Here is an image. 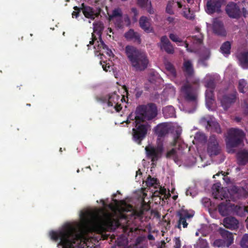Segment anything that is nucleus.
I'll list each match as a JSON object with an SVG mask.
<instances>
[{
	"instance_id": "09e8293b",
	"label": "nucleus",
	"mask_w": 248,
	"mask_h": 248,
	"mask_svg": "<svg viewBox=\"0 0 248 248\" xmlns=\"http://www.w3.org/2000/svg\"><path fill=\"white\" fill-rule=\"evenodd\" d=\"M198 245L200 248H207L208 247V243L205 239H199Z\"/></svg>"
},
{
	"instance_id": "0eeeda50",
	"label": "nucleus",
	"mask_w": 248,
	"mask_h": 248,
	"mask_svg": "<svg viewBox=\"0 0 248 248\" xmlns=\"http://www.w3.org/2000/svg\"><path fill=\"white\" fill-rule=\"evenodd\" d=\"M93 26L94 32L97 31V34L99 35V41H97L98 46L96 49L98 51H102L103 52L106 53L110 57L113 55L112 51L104 43L101 37V33L104 29L103 23L100 21L94 22L93 23Z\"/></svg>"
},
{
	"instance_id": "a18cd8bd",
	"label": "nucleus",
	"mask_w": 248,
	"mask_h": 248,
	"mask_svg": "<svg viewBox=\"0 0 248 248\" xmlns=\"http://www.w3.org/2000/svg\"><path fill=\"white\" fill-rule=\"evenodd\" d=\"M169 38L172 41L175 43H183V40L176 34L170 33Z\"/></svg>"
},
{
	"instance_id": "9d476101",
	"label": "nucleus",
	"mask_w": 248,
	"mask_h": 248,
	"mask_svg": "<svg viewBox=\"0 0 248 248\" xmlns=\"http://www.w3.org/2000/svg\"><path fill=\"white\" fill-rule=\"evenodd\" d=\"M224 0H207L205 10L208 15L221 12V6L224 4Z\"/></svg>"
},
{
	"instance_id": "603ef678",
	"label": "nucleus",
	"mask_w": 248,
	"mask_h": 248,
	"mask_svg": "<svg viewBox=\"0 0 248 248\" xmlns=\"http://www.w3.org/2000/svg\"><path fill=\"white\" fill-rule=\"evenodd\" d=\"M149 0H138V4L141 7H145L148 3Z\"/></svg>"
},
{
	"instance_id": "e433bc0d",
	"label": "nucleus",
	"mask_w": 248,
	"mask_h": 248,
	"mask_svg": "<svg viewBox=\"0 0 248 248\" xmlns=\"http://www.w3.org/2000/svg\"><path fill=\"white\" fill-rule=\"evenodd\" d=\"M205 86L208 90H215L216 87V82L214 78H210L205 81Z\"/></svg>"
},
{
	"instance_id": "9b49d317",
	"label": "nucleus",
	"mask_w": 248,
	"mask_h": 248,
	"mask_svg": "<svg viewBox=\"0 0 248 248\" xmlns=\"http://www.w3.org/2000/svg\"><path fill=\"white\" fill-rule=\"evenodd\" d=\"M225 11L230 17L233 19H238L242 15L240 7L238 4L233 2H230L227 4Z\"/></svg>"
},
{
	"instance_id": "4be33fe9",
	"label": "nucleus",
	"mask_w": 248,
	"mask_h": 248,
	"mask_svg": "<svg viewBox=\"0 0 248 248\" xmlns=\"http://www.w3.org/2000/svg\"><path fill=\"white\" fill-rule=\"evenodd\" d=\"M140 28L147 33L152 32L153 29L151 27L150 19L146 16H141L139 20Z\"/></svg>"
},
{
	"instance_id": "6ab92c4d",
	"label": "nucleus",
	"mask_w": 248,
	"mask_h": 248,
	"mask_svg": "<svg viewBox=\"0 0 248 248\" xmlns=\"http://www.w3.org/2000/svg\"><path fill=\"white\" fill-rule=\"evenodd\" d=\"M223 224L226 228L232 230H236L239 227L238 220L232 217H228L224 218Z\"/></svg>"
},
{
	"instance_id": "cd10ccee",
	"label": "nucleus",
	"mask_w": 248,
	"mask_h": 248,
	"mask_svg": "<svg viewBox=\"0 0 248 248\" xmlns=\"http://www.w3.org/2000/svg\"><path fill=\"white\" fill-rule=\"evenodd\" d=\"M164 116L166 118H172L175 117V111L173 107L171 106H167L163 109Z\"/></svg>"
},
{
	"instance_id": "f3484780",
	"label": "nucleus",
	"mask_w": 248,
	"mask_h": 248,
	"mask_svg": "<svg viewBox=\"0 0 248 248\" xmlns=\"http://www.w3.org/2000/svg\"><path fill=\"white\" fill-rule=\"evenodd\" d=\"M150 205L145 202L144 200H142V203L140 209L133 210L130 213L131 218L137 219L138 218H141L144 211H147L150 209Z\"/></svg>"
},
{
	"instance_id": "72a5a7b5",
	"label": "nucleus",
	"mask_w": 248,
	"mask_h": 248,
	"mask_svg": "<svg viewBox=\"0 0 248 248\" xmlns=\"http://www.w3.org/2000/svg\"><path fill=\"white\" fill-rule=\"evenodd\" d=\"M215 90L207 89L205 92V99L206 103L212 104L215 100Z\"/></svg>"
},
{
	"instance_id": "338daca9",
	"label": "nucleus",
	"mask_w": 248,
	"mask_h": 248,
	"mask_svg": "<svg viewBox=\"0 0 248 248\" xmlns=\"http://www.w3.org/2000/svg\"><path fill=\"white\" fill-rule=\"evenodd\" d=\"M131 12L132 13L134 14V16H137L138 15V11L137 9V8L135 7H133L131 8Z\"/></svg>"
},
{
	"instance_id": "423d86ee",
	"label": "nucleus",
	"mask_w": 248,
	"mask_h": 248,
	"mask_svg": "<svg viewBox=\"0 0 248 248\" xmlns=\"http://www.w3.org/2000/svg\"><path fill=\"white\" fill-rule=\"evenodd\" d=\"M245 136L242 130L233 128L230 129L226 139L227 146L230 148L238 146L242 143Z\"/></svg>"
},
{
	"instance_id": "4468645a",
	"label": "nucleus",
	"mask_w": 248,
	"mask_h": 248,
	"mask_svg": "<svg viewBox=\"0 0 248 248\" xmlns=\"http://www.w3.org/2000/svg\"><path fill=\"white\" fill-rule=\"evenodd\" d=\"M158 46L161 50L165 51L169 54H173L174 53V47L166 35L161 37L160 42L158 44Z\"/></svg>"
},
{
	"instance_id": "c03bdc74",
	"label": "nucleus",
	"mask_w": 248,
	"mask_h": 248,
	"mask_svg": "<svg viewBox=\"0 0 248 248\" xmlns=\"http://www.w3.org/2000/svg\"><path fill=\"white\" fill-rule=\"evenodd\" d=\"M183 16L186 19L190 20H193L195 18V16L193 13H191L189 8L183 11Z\"/></svg>"
},
{
	"instance_id": "a19ab883",
	"label": "nucleus",
	"mask_w": 248,
	"mask_h": 248,
	"mask_svg": "<svg viewBox=\"0 0 248 248\" xmlns=\"http://www.w3.org/2000/svg\"><path fill=\"white\" fill-rule=\"evenodd\" d=\"M213 246L216 247H227V244L225 240L221 239H217L214 241Z\"/></svg>"
},
{
	"instance_id": "a211bd4d",
	"label": "nucleus",
	"mask_w": 248,
	"mask_h": 248,
	"mask_svg": "<svg viewBox=\"0 0 248 248\" xmlns=\"http://www.w3.org/2000/svg\"><path fill=\"white\" fill-rule=\"evenodd\" d=\"M178 216L179 217L178 228L180 229L181 224L183 225V228H186L188 225L186 222V219L191 218L192 215L190 214L187 211L182 210L178 212Z\"/></svg>"
},
{
	"instance_id": "5701e85b",
	"label": "nucleus",
	"mask_w": 248,
	"mask_h": 248,
	"mask_svg": "<svg viewBox=\"0 0 248 248\" xmlns=\"http://www.w3.org/2000/svg\"><path fill=\"white\" fill-rule=\"evenodd\" d=\"M219 233L227 244V247H229L233 242V237L232 233L225 229H220Z\"/></svg>"
},
{
	"instance_id": "c756f323",
	"label": "nucleus",
	"mask_w": 248,
	"mask_h": 248,
	"mask_svg": "<svg viewBox=\"0 0 248 248\" xmlns=\"http://www.w3.org/2000/svg\"><path fill=\"white\" fill-rule=\"evenodd\" d=\"M230 206L224 202H221L218 206L219 214L222 216H226L229 214Z\"/></svg>"
},
{
	"instance_id": "f257e3e1",
	"label": "nucleus",
	"mask_w": 248,
	"mask_h": 248,
	"mask_svg": "<svg viewBox=\"0 0 248 248\" xmlns=\"http://www.w3.org/2000/svg\"><path fill=\"white\" fill-rule=\"evenodd\" d=\"M50 236L53 240H60L62 248H74L73 244L81 239L82 234L78 227L67 224L60 231H51Z\"/></svg>"
},
{
	"instance_id": "39448f33",
	"label": "nucleus",
	"mask_w": 248,
	"mask_h": 248,
	"mask_svg": "<svg viewBox=\"0 0 248 248\" xmlns=\"http://www.w3.org/2000/svg\"><path fill=\"white\" fill-rule=\"evenodd\" d=\"M134 119L135 127L132 129L133 140L137 143L140 145L142 140L146 137L148 131L150 130L151 126L147 122L137 121L138 119L135 118Z\"/></svg>"
},
{
	"instance_id": "dca6fc26",
	"label": "nucleus",
	"mask_w": 248,
	"mask_h": 248,
	"mask_svg": "<svg viewBox=\"0 0 248 248\" xmlns=\"http://www.w3.org/2000/svg\"><path fill=\"white\" fill-rule=\"evenodd\" d=\"M170 130V124L163 123L157 124L155 128V133L157 136L158 140L165 137Z\"/></svg>"
},
{
	"instance_id": "69168bd1",
	"label": "nucleus",
	"mask_w": 248,
	"mask_h": 248,
	"mask_svg": "<svg viewBox=\"0 0 248 248\" xmlns=\"http://www.w3.org/2000/svg\"><path fill=\"white\" fill-rule=\"evenodd\" d=\"M133 116L132 115V113H131L129 115V116L127 117V120L126 121V123L129 124L130 123L131 120H133L134 119L133 118Z\"/></svg>"
},
{
	"instance_id": "6e6552de",
	"label": "nucleus",
	"mask_w": 248,
	"mask_h": 248,
	"mask_svg": "<svg viewBox=\"0 0 248 248\" xmlns=\"http://www.w3.org/2000/svg\"><path fill=\"white\" fill-rule=\"evenodd\" d=\"M181 92L185 99L188 102H196L197 91L195 88L190 84L186 83L181 88Z\"/></svg>"
},
{
	"instance_id": "f8f14e48",
	"label": "nucleus",
	"mask_w": 248,
	"mask_h": 248,
	"mask_svg": "<svg viewBox=\"0 0 248 248\" xmlns=\"http://www.w3.org/2000/svg\"><path fill=\"white\" fill-rule=\"evenodd\" d=\"M221 148L216 136H211L207 143V153L210 155H217L220 153Z\"/></svg>"
},
{
	"instance_id": "473e14b6",
	"label": "nucleus",
	"mask_w": 248,
	"mask_h": 248,
	"mask_svg": "<svg viewBox=\"0 0 248 248\" xmlns=\"http://www.w3.org/2000/svg\"><path fill=\"white\" fill-rule=\"evenodd\" d=\"M122 16L123 13L121 9L119 8H115L112 11L111 15L108 14V20L111 21L115 18L122 17Z\"/></svg>"
},
{
	"instance_id": "8fccbe9b",
	"label": "nucleus",
	"mask_w": 248,
	"mask_h": 248,
	"mask_svg": "<svg viewBox=\"0 0 248 248\" xmlns=\"http://www.w3.org/2000/svg\"><path fill=\"white\" fill-rule=\"evenodd\" d=\"M96 100L101 103H108V95L106 96H97L95 97Z\"/></svg>"
},
{
	"instance_id": "052dcab7",
	"label": "nucleus",
	"mask_w": 248,
	"mask_h": 248,
	"mask_svg": "<svg viewBox=\"0 0 248 248\" xmlns=\"http://www.w3.org/2000/svg\"><path fill=\"white\" fill-rule=\"evenodd\" d=\"M114 108L117 112H119L122 109L121 105L118 103L114 104Z\"/></svg>"
},
{
	"instance_id": "37998d69",
	"label": "nucleus",
	"mask_w": 248,
	"mask_h": 248,
	"mask_svg": "<svg viewBox=\"0 0 248 248\" xmlns=\"http://www.w3.org/2000/svg\"><path fill=\"white\" fill-rule=\"evenodd\" d=\"M157 180L156 178H152L151 176H149L146 182V185L148 187L153 186L157 184Z\"/></svg>"
},
{
	"instance_id": "58836bf2",
	"label": "nucleus",
	"mask_w": 248,
	"mask_h": 248,
	"mask_svg": "<svg viewBox=\"0 0 248 248\" xmlns=\"http://www.w3.org/2000/svg\"><path fill=\"white\" fill-rule=\"evenodd\" d=\"M195 139L200 142H205L207 140V137L204 133L197 132L195 135Z\"/></svg>"
},
{
	"instance_id": "49530a36",
	"label": "nucleus",
	"mask_w": 248,
	"mask_h": 248,
	"mask_svg": "<svg viewBox=\"0 0 248 248\" xmlns=\"http://www.w3.org/2000/svg\"><path fill=\"white\" fill-rule=\"evenodd\" d=\"M73 8L75 11H73L72 14V17L77 18L79 16L80 13L81 12V7H78V6H74Z\"/></svg>"
},
{
	"instance_id": "2eb2a0df",
	"label": "nucleus",
	"mask_w": 248,
	"mask_h": 248,
	"mask_svg": "<svg viewBox=\"0 0 248 248\" xmlns=\"http://www.w3.org/2000/svg\"><path fill=\"white\" fill-rule=\"evenodd\" d=\"M81 9L84 16L92 20H93L95 17L99 16L100 15V10L97 12L93 8L86 5L84 3L81 4Z\"/></svg>"
},
{
	"instance_id": "4d7b16f0",
	"label": "nucleus",
	"mask_w": 248,
	"mask_h": 248,
	"mask_svg": "<svg viewBox=\"0 0 248 248\" xmlns=\"http://www.w3.org/2000/svg\"><path fill=\"white\" fill-rule=\"evenodd\" d=\"M174 241L175 245L174 246V248H181V243L179 238H176Z\"/></svg>"
},
{
	"instance_id": "393cba45",
	"label": "nucleus",
	"mask_w": 248,
	"mask_h": 248,
	"mask_svg": "<svg viewBox=\"0 0 248 248\" xmlns=\"http://www.w3.org/2000/svg\"><path fill=\"white\" fill-rule=\"evenodd\" d=\"M183 70L187 77H191L194 74V69L190 60L185 61L183 63Z\"/></svg>"
},
{
	"instance_id": "ea45409f",
	"label": "nucleus",
	"mask_w": 248,
	"mask_h": 248,
	"mask_svg": "<svg viewBox=\"0 0 248 248\" xmlns=\"http://www.w3.org/2000/svg\"><path fill=\"white\" fill-rule=\"evenodd\" d=\"M240 245L242 248H248V234H245L242 237Z\"/></svg>"
},
{
	"instance_id": "c85d7f7f",
	"label": "nucleus",
	"mask_w": 248,
	"mask_h": 248,
	"mask_svg": "<svg viewBox=\"0 0 248 248\" xmlns=\"http://www.w3.org/2000/svg\"><path fill=\"white\" fill-rule=\"evenodd\" d=\"M233 210L236 215L241 217L246 216L247 214H248V206L236 205L234 206Z\"/></svg>"
},
{
	"instance_id": "f704fd0d",
	"label": "nucleus",
	"mask_w": 248,
	"mask_h": 248,
	"mask_svg": "<svg viewBox=\"0 0 248 248\" xmlns=\"http://www.w3.org/2000/svg\"><path fill=\"white\" fill-rule=\"evenodd\" d=\"M248 83L245 79H242L239 81L238 89L240 93H246L248 90Z\"/></svg>"
},
{
	"instance_id": "20e7f679",
	"label": "nucleus",
	"mask_w": 248,
	"mask_h": 248,
	"mask_svg": "<svg viewBox=\"0 0 248 248\" xmlns=\"http://www.w3.org/2000/svg\"><path fill=\"white\" fill-rule=\"evenodd\" d=\"M217 98L225 110H227L236 102L239 101L238 94L236 90H224L220 92L217 95Z\"/></svg>"
},
{
	"instance_id": "de8ad7c7",
	"label": "nucleus",
	"mask_w": 248,
	"mask_h": 248,
	"mask_svg": "<svg viewBox=\"0 0 248 248\" xmlns=\"http://www.w3.org/2000/svg\"><path fill=\"white\" fill-rule=\"evenodd\" d=\"M172 4H173L172 2L169 1V2L167 4L166 8V12L170 15L174 14V12L172 10Z\"/></svg>"
},
{
	"instance_id": "13d9d810",
	"label": "nucleus",
	"mask_w": 248,
	"mask_h": 248,
	"mask_svg": "<svg viewBox=\"0 0 248 248\" xmlns=\"http://www.w3.org/2000/svg\"><path fill=\"white\" fill-rule=\"evenodd\" d=\"M100 63L102 66V68H103V70L106 72L108 71L109 70V69L110 68L109 65H107L106 62H100Z\"/></svg>"
},
{
	"instance_id": "aec40b11",
	"label": "nucleus",
	"mask_w": 248,
	"mask_h": 248,
	"mask_svg": "<svg viewBox=\"0 0 248 248\" xmlns=\"http://www.w3.org/2000/svg\"><path fill=\"white\" fill-rule=\"evenodd\" d=\"M213 31L215 34L218 35L225 36L226 31L224 28L223 23L220 21H214L213 24Z\"/></svg>"
},
{
	"instance_id": "3c124183",
	"label": "nucleus",
	"mask_w": 248,
	"mask_h": 248,
	"mask_svg": "<svg viewBox=\"0 0 248 248\" xmlns=\"http://www.w3.org/2000/svg\"><path fill=\"white\" fill-rule=\"evenodd\" d=\"M135 97L136 99H139L140 97H141L143 93V90L141 89H140L138 88H136L135 89Z\"/></svg>"
},
{
	"instance_id": "1a4fd4ad",
	"label": "nucleus",
	"mask_w": 248,
	"mask_h": 248,
	"mask_svg": "<svg viewBox=\"0 0 248 248\" xmlns=\"http://www.w3.org/2000/svg\"><path fill=\"white\" fill-rule=\"evenodd\" d=\"M147 156L151 159L152 162L157 161L161 156L164 148L162 142L158 143L157 147L146 146L145 148Z\"/></svg>"
},
{
	"instance_id": "7ed1b4c3",
	"label": "nucleus",
	"mask_w": 248,
	"mask_h": 248,
	"mask_svg": "<svg viewBox=\"0 0 248 248\" xmlns=\"http://www.w3.org/2000/svg\"><path fill=\"white\" fill-rule=\"evenodd\" d=\"M134 117L138 120L145 122L146 120H151L157 115V109L156 105L154 103H148L147 105L139 106L135 111Z\"/></svg>"
},
{
	"instance_id": "bb28decb",
	"label": "nucleus",
	"mask_w": 248,
	"mask_h": 248,
	"mask_svg": "<svg viewBox=\"0 0 248 248\" xmlns=\"http://www.w3.org/2000/svg\"><path fill=\"white\" fill-rule=\"evenodd\" d=\"M239 60L244 69H248V51L241 53L239 56Z\"/></svg>"
},
{
	"instance_id": "412c9836",
	"label": "nucleus",
	"mask_w": 248,
	"mask_h": 248,
	"mask_svg": "<svg viewBox=\"0 0 248 248\" xmlns=\"http://www.w3.org/2000/svg\"><path fill=\"white\" fill-rule=\"evenodd\" d=\"M125 38L129 41L140 44L141 43L140 36L139 33L134 31L132 29L129 30L124 34Z\"/></svg>"
},
{
	"instance_id": "ddd939ff",
	"label": "nucleus",
	"mask_w": 248,
	"mask_h": 248,
	"mask_svg": "<svg viewBox=\"0 0 248 248\" xmlns=\"http://www.w3.org/2000/svg\"><path fill=\"white\" fill-rule=\"evenodd\" d=\"M113 224V220L109 214H106L103 219L94 224V226L99 231H103L107 227H111Z\"/></svg>"
},
{
	"instance_id": "6e6d98bb",
	"label": "nucleus",
	"mask_w": 248,
	"mask_h": 248,
	"mask_svg": "<svg viewBox=\"0 0 248 248\" xmlns=\"http://www.w3.org/2000/svg\"><path fill=\"white\" fill-rule=\"evenodd\" d=\"M176 150L174 149H172L167 153L166 157L169 158L173 156L176 154Z\"/></svg>"
},
{
	"instance_id": "a878e982",
	"label": "nucleus",
	"mask_w": 248,
	"mask_h": 248,
	"mask_svg": "<svg viewBox=\"0 0 248 248\" xmlns=\"http://www.w3.org/2000/svg\"><path fill=\"white\" fill-rule=\"evenodd\" d=\"M120 99V96L118 95L115 92L108 95V107H112L114 104L119 102Z\"/></svg>"
},
{
	"instance_id": "4c0bfd02",
	"label": "nucleus",
	"mask_w": 248,
	"mask_h": 248,
	"mask_svg": "<svg viewBox=\"0 0 248 248\" xmlns=\"http://www.w3.org/2000/svg\"><path fill=\"white\" fill-rule=\"evenodd\" d=\"M192 41L193 43L200 45L202 43L203 36L202 33L192 36Z\"/></svg>"
},
{
	"instance_id": "b1692460",
	"label": "nucleus",
	"mask_w": 248,
	"mask_h": 248,
	"mask_svg": "<svg viewBox=\"0 0 248 248\" xmlns=\"http://www.w3.org/2000/svg\"><path fill=\"white\" fill-rule=\"evenodd\" d=\"M238 163L240 165H245L248 162V151L242 150L236 155Z\"/></svg>"
},
{
	"instance_id": "680f3d73",
	"label": "nucleus",
	"mask_w": 248,
	"mask_h": 248,
	"mask_svg": "<svg viewBox=\"0 0 248 248\" xmlns=\"http://www.w3.org/2000/svg\"><path fill=\"white\" fill-rule=\"evenodd\" d=\"M122 18V17L118 18L116 21L115 25L118 27H121L122 26L123 21Z\"/></svg>"
},
{
	"instance_id": "7c9ffc66",
	"label": "nucleus",
	"mask_w": 248,
	"mask_h": 248,
	"mask_svg": "<svg viewBox=\"0 0 248 248\" xmlns=\"http://www.w3.org/2000/svg\"><path fill=\"white\" fill-rule=\"evenodd\" d=\"M207 124V128H208V127L211 128L212 130L218 134L221 133V128L218 123L211 120L208 121Z\"/></svg>"
},
{
	"instance_id": "c9c22d12",
	"label": "nucleus",
	"mask_w": 248,
	"mask_h": 248,
	"mask_svg": "<svg viewBox=\"0 0 248 248\" xmlns=\"http://www.w3.org/2000/svg\"><path fill=\"white\" fill-rule=\"evenodd\" d=\"M165 68L168 72L173 77H176V71L174 66L170 62H167L165 64Z\"/></svg>"
},
{
	"instance_id": "864d4df0",
	"label": "nucleus",
	"mask_w": 248,
	"mask_h": 248,
	"mask_svg": "<svg viewBox=\"0 0 248 248\" xmlns=\"http://www.w3.org/2000/svg\"><path fill=\"white\" fill-rule=\"evenodd\" d=\"M180 140V134L178 132H176V135L174 138L172 145L174 146H176L177 145V142H178Z\"/></svg>"
},
{
	"instance_id": "79ce46f5",
	"label": "nucleus",
	"mask_w": 248,
	"mask_h": 248,
	"mask_svg": "<svg viewBox=\"0 0 248 248\" xmlns=\"http://www.w3.org/2000/svg\"><path fill=\"white\" fill-rule=\"evenodd\" d=\"M90 213H82L80 216L82 220L81 224L80 225V227H84L86 225V224L89 221L88 216Z\"/></svg>"
},
{
	"instance_id": "774afa93",
	"label": "nucleus",
	"mask_w": 248,
	"mask_h": 248,
	"mask_svg": "<svg viewBox=\"0 0 248 248\" xmlns=\"http://www.w3.org/2000/svg\"><path fill=\"white\" fill-rule=\"evenodd\" d=\"M220 184L219 183H216L213 186V188H215V189L217 190V191H218L219 190V188L220 187L219 185Z\"/></svg>"
},
{
	"instance_id": "2f4dec72",
	"label": "nucleus",
	"mask_w": 248,
	"mask_h": 248,
	"mask_svg": "<svg viewBox=\"0 0 248 248\" xmlns=\"http://www.w3.org/2000/svg\"><path fill=\"white\" fill-rule=\"evenodd\" d=\"M231 45L230 42L226 41L221 45L220 52L225 56H228L231 53Z\"/></svg>"
},
{
	"instance_id": "0e129e2a",
	"label": "nucleus",
	"mask_w": 248,
	"mask_h": 248,
	"mask_svg": "<svg viewBox=\"0 0 248 248\" xmlns=\"http://www.w3.org/2000/svg\"><path fill=\"white\" fill-rule=\"evenodd\" d=\"M241 13L243 15V16L245 17H247V15L248 14V11L244 7L242 8V11H241Z\"/></svg>"
},
{
	"instance_id": "f03ea898",
	"label": "nucleus",
	"mask_w": 248,
	"mask_h": 248,
	"mask_svg": "<svg viewBox=\"0 0 248 248\" xmlns=\"http://www.w3.org/2000/svg\"><path fill=\"white\" fill-rule=\"evenodd\" d=\"M125 51L132 67L136 71H143L147 68L149 60L145 52L132 46H127Z\"/></svg>"
},
{
	"instance_id": "bf43d9fd",
	"label": "nucleus",
	"mask_w": 248,
	"mask_h": 248,
	"mask_svg": "<svg viewBox=\"0 0 248 248\" xmlns=\"http://www.w3.org/2000/svg\"><path fill=\"white\" fill-rule=\"evenodd\" d=\"M145 239V237L143 236H139L136 239L135 243L136 245H139Z\"/></svg>"
},
{
	"instance_id": "e2e57ef3",
	"label": "nucleus",
	"mask_w": 248,
	"mask_h": 248,
	"mask_svg": "<svg viewBox=\"0 0 248 248\" xmlns=\"http://www.w3.org/2000/svg\"><path fill=\"white\" fill-rule=\"evenodd\" d=\"M165 191H166L165 189L163 191H155L154 193L153 196L154 197H159L160 194L163 195L165 193Z\"/></svg>"
},
{
	"instance_id": "5fc2aeb1",
	"label": "nucleus",
	"mask_w": 248,
	"mask_h": 248,
	"mask_svg": "<svg viewBox=\"0 0 248 248\" xmlns=\"http://www.w3.org/2000/svg\"><path fill=\"white\" fill-rule=\"evenodd\" d=\"M129 232H135L136 234H138V232L140 231L138 227H130L128 226Z\"/></svg>"
}]
</instances>
